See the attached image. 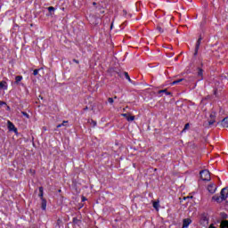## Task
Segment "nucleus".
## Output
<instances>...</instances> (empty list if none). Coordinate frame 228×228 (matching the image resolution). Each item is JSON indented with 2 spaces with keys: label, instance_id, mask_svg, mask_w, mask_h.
<instances>
[{
  "label": "nucleus",
  "instance_id": "423d86ee",
  "mask_svg": "<svg viewBox=\"0 0 228 228\" xmlns=\"http://www.w3.org/2000/svg\"><path fill=\"white\" fill-rule=\"evenodd\" d=\"M7 126H8L9 131H14V133H17V128L15 127V125L12 123V121H8Z\"/></svg>",
  "mask_w": 228,
  "mask_h": 228
},
{
  "label": "nucleus",
  "instance_id": "7c9ffc66",
  "mask_svg": "<svg viewBox=\"0 0 228 228\" xmlns=\"http://www.w3.org/2000/svg\"><path fill=\"white\" fill-rule=\"evenodd\" d=\"M62 126V125L61 124H59L58 126H57V129H60V127H61Z\"/></svg>",
  "mask_w": 228,
  "mask_h": 228
},
{
  "label": "nucleus",
  "instance_id": "4468645a",
  "mask_svg": "<svg viewBox=\"0 0 228 228\" xmlns=\"http://www.w3.org/2000/svg\"><path fill=\"white\" fill-rule=\"evenodd\" d=\"M221 228H228V220H223L220 224Z\"/></svg>",
  "mask_w": 228,
  "mask_h": 228
},
{
  "label": "nucleus",
  "instance_id": "58836bf2",
  "mask_svg": "<svg viewBox=\"0 0 228 228\" xmlns=\"http://www.w3.org/2000/svg\"><path fill=\"white\" fill-rule=\"evenodd\" d=\"M114 99H118V97H117V96H114Z\"/></svg>",
  "mask_w": 228,
  "mask_h": 228
},
{
  "label": "nucleus",
  "instance_id": "f8f14e48",
  "mask_svg": "<svg viewBox=\"0 0 228 228\" xmlns=\"http://www.w3.org/2000/svg\"><path fill=\"white\" fill-rule=\"evenodd\" d=\"M221 125H222L223 127H228V117L224 118L221 121Z\"/></svg>",
  "mask_w": 228,
  "mask_h": 228
},
{
  "label": "nucleus",
  "instance_id": "20e7f679",
  "mask_svg": "<svg viewBox=\"0 0 228 228\" xmlns=\"http://www.w3.org/2000/svg\"><path fill=\"white\" fill-rule=\"evenodd\" d=\"M201 42H202V37L200 36V37H199V39H198V41L196 43L195 53H194L195 55H197V53H199V49L200 47Z\"/></svg>",
  "mask_w": 228,
  "mask_h": 228
},
{
  "label": "nucleus",
  "instance_id": "1a4fd4ad",
  "mask_svg": "<svg viewBox=\"0 0 228 228\" xmlns=\"http://www.w3.org/2000/svg\"><path fill=\"white\" fill-rule=\"evenodd\" d=\"M121 117H125L128 122H133V120H134V116H130L127 113L121 114Z\"/></svg>",
  "mask_w": 228,
  "mask_h": 228
},
{
  "label": "nucleus",
  "instance_id": "6e6552de",
  "mask_svg": "<svg viewBox=\"0 0 228 228\" xmlns=\"http://www.w3.org/2000/svg\"><path fill=\"white\" fill-rule=\"evenodd\" d=\"M216 117V113L215 112H212L210 114V119L208 120V124L209 126H213V124H215L216 120H215V118Z\"/></svg>",
  "mask_w": 228,
  "mask_h": 228
},
{
  "label": "nucleus",
  "instance_id": "6ab92c4d",
  "mask_svg": "<svg viewBox=\"0 0 228 228\" xmlns=\"http://www.w3.org/2000/svg\"><path fill=\"white\" fill-rule=\"evenodd\" d=\"M220 216H221V218H222L223 220H227V218H228V216H227V214H225V212H222V213L220 214Z\"/></svg>",
  "mask_w": 228,
  "mask_h": 228
},
{
  "label": "nucleus",
  "instance_id": "39448f33",
  "mask_svg": "<svg viewBox=\"0 0 228 228\" xmlns=\"http://www.w3.org/2000/svg\"><path fill=\"white\" fill-rule=\"evenodd\" d=\"M208 191H209V193H215L216 191V185H215V183H210L208 186Z\"/></svg>",
  "mask_w": 228,
  "mask_h": 228
},
{
  "label": "nucleus",
  "instance_id": "ea45409f",
  "mask_svg": "<svg viewBox=\"0 0 228 228\" xmlns=\"http://www.w3.org/2000/svg\"><path fill=\"white\" fill-rule=\"evenodd\" d=\"M82 200H85V198H83Z\"/></svg>",
  "mask_w": 228,
  "mask_h": 228
},
{
  "label": "nucleus",
  "instance_id": "c756f323",
  "mask_svg": "<svg viewBox=\"0 0 228 228\" xmlns=\"http://www.w3.org/2000/svg\"><path fill=\"white\" fill-rule=\"evenodd\" d=\"M74 63L79 64V61L73 59Z\"/></svg>",
  "mask_w": 228,
  "mask_h": 228
},
{
  "label": "nucleus",
  "instance_id": "9d476101",
  "mask_svg": "<svg viewBox=\"0 0 228 228\" xmlns=\"http://www.w3.org/2000/svg\"><path fill=\"white\" fill-rule=\"evenodd\" d=\"M47 208V200L43 199L41 200V208L43 209V211H45Z\"/></svg>",
  "mask_w": 228,
  "mask_h": 228
},
{
  "label": "nucleus",
  "instance_id": "b1692460",
  "mask_svg": "<svg viewBox=\"0 0 228 228\" xmlns=\"http://www.w3.org/2000/svg\"><path fill=\"white\" fill-rule=\"evenodd\" d=\"M158 31H159V33H163V28H161V24H159L157 27Z\"/></svg>",
  "mask_w": 228,
  "mask_h": 228
},
{
  "label": "nucleus",
  "instance_id": "5701e85b",
  "mask_svg": "<svg viewBox=\"0 0 228 228\" xmlns=\"http://www.w3.org/2000/svg\"><path fill=\"white\" fill-rule=\"evenodd\" d=\"M187 129H190V123H186L183 129V133H184V131H187Z\"/></svg>",
  "mask_w": 228,
  "mask_h": 228
},
{
  "label": "nucleus",
  "instance_id": "4c0bfd02",
  "mask_svg": "<svg viewBox=\"0 0 228 228\" xmlns=\"http://www.w3.org/2000/svg\"><path fill=\"white\" fill-rule=\"evenodd\" d=\"M84 110H88V107H86Z\"/></svg>",
  "mask_w": 228,
  "mask_h": 228
},
{
  "label": "nucleus",
  "instance_id": "f3484780",
  "mask_svg": "<svg viewBox=\"0 0 228 228\" xmlns=\"http://www.w3.org/2000/svg\"><path fill=\"white\" fill-rule=\"evenodd\" d=\"M88 124H90V126H92L93 127H95V126H97V121L94 120V119H88Z\"/></svg>",
  "mask_w": 228,
  "mask_h": 228
},
{
  "label": "nucleus",
  "instance_id": "473e14b6",
  "mask_svg": "<svg viewBox=\"0 0 228 228\" xmlns=\"http://www.w3.org/2000/svg\"><path fill=\"white\" fill-rule=\"evenodd\" d=\"M124 14L126 15L127 14V12L126 11H123Z\"/></svg>",
  "mask_w": 228,
  "mask_h": 228
},
{
  "label": "nucleus",
  "instance_id": "72a5a7b5",
  "mask_svg": "<svg viewBox=\"0 0 228 228\" xmlns=\"http://www.w3.org/2000/svg\"><path fill=\"white\" fill-rule=\"evenodd\" d=\"M93 4H94V6H95V4H97V3L94 2Z\"/></svg>",
  "mask_w": 228,
  "mask_h": 228
},
{
  "label": "nucleus",
  "instance_id": "2f4dec72",
  "mask_svg": "<svg viewBox=\"0 0 228 228\" xmlns=\"http://www.w3.org/2000/svg\"><path fill=\"white\" fill-rule=\"evenodd\" d=\"M208 228H216L215 225L210 224Z\"/></svg>",
  "mask_w": 228,
  "mask_h": 228
},
{
  "label": "nucleus",
  "instance_id": "c9c22d12",
  "mask_svg": "<svg viewBox=\"0 0 228 228\" xmlns=\"http://www.w3.org/2000/svg\"><path fill=\"white\" fill-rule=\"evenodd\" d=\"M203 220L206 221V220H208V218H207V217H204Z\"/></svg>",
  "mask_w": 228,
  "mask_h": 228
},
{
  "label": "nucleus",
  "instance_id": "412c9836",
  "mask_svg": "<svg viewBox=\"0 0 228 228\" xmlns=\"http://www.w3.org/2000/svg\"><path fill=\"white\" fill-rule=\"evenodd\" d=\"M153 208L155 209H159V201H153Z\"/></svg>",
  "mask_w": 228,
  "mask_h": 228
},
{
  "label": "nucleus",
  "instance_id": "ddd939ff",
  "mask_svg": "<svg viewBox=\"0 0 228 228\" xmlns=\"http://www.w3.org/2000/svg\"><path fill=\"white\" fill-rule=\"evenodd\" d=\"M38 197L40 198V200H42L44 198V187H39V194Z\"/></svg>",
  "mask_w": 228,
  "mask_h": 228
},
{
  "label": "nucleus",
  "instance_id": "4be33fe9",
  "mask_svg": "<svg viewBox=\"0 0 228 228\" xmlns=\"http://www.w3.org/2000/svg\"><path fill=\"white\" fill-rule=\"evenodd\" d=\"M203 72H204V70H202V69H198V76L200 77V79H202Z\"/></svg>",
  "mask_w": 228,
  "mask_h": 228
},
{
  "label": "nucleus",
  "instance_id": "dca6fc26",
  "mask_svg": "<svg viewBox=\"0 0 228 228\" xmlns=\"http://www.w3.org/2000/svg\"><path fill=\"white\" fill-rule=\"evenodd\" d=\"M22 81V76H16L15 77V85H19Z\"/></svg>",
  "mask_w": 228,
  "mask_h": 228
},
{
  "label": "nucleus",
  "instance_id": "393cba45",
  "mask_svg": "<svg viewBox=\"0 0 228 228\" xmlns=\"http://www.w3.org/2000/svg\"><path fill=\"white\" fill-rule=\"evenodd\" d=\"M23 117H26L27 118H29V114L28 112L22 111L21 112Z\"/></svg>",
  "mask_w": 228,
  "mask_h": 228
},
{
  "label": "nucleus",
  "instance_id": "2eb2a0df",
  "mask_svg": "<svg viewBox=\"0 0 228 228\" xmlns=\"http://www.w3.org/2000/svg\"><path fill=\"white\" fill-rule=\"evenodd\" d=\"M3 88H4V90L8 88V86H6V81L0 82V90H3Z\"/></svg>",
  "mask_w": 228,
  "mask_h": 228
},
{
  "label": "nucleus",
  "instance_id": "f257e3e1",
  "mask_svg": "<svg viewBox=\"0 0 228 228\" xmlns=\"http://www.w3.org/2000/svg\"><path fill=\"white\" fill-rule=\"evenodd\" d=\"M220 195L221 196H218V195L213 196L212 200H215L218 204L224 202V200H226L227 196H228V188L227 187L223 188L221 190Z\"/></svg>",
  "mask_w": 228,
  "mask_h": 228
},
{
  "label": "nucleus",
  "instance_id": "bb28decb",
  "mask_svg": "<svg viewBox=\"0 0 228 228\" xmlns=\"http://www.w3.org/2000/svg\"><path fill=\"white\" fill-rule=\"evenodd\" d=\"M108 102H110V104H113L114 102L113 98H108Z\"/></svg>",
  "mask_w": 228,
  "mask_h": 228
},
{
  "label": "nucleus",
  "instance_id": "a878e982",
  "mask_svg": "<svg viewBox=\"0 0 228 228\" xmlns=\"http://www.w3.org/2000/svg\"><path fill=\"white\" fill-rule=\"evenodd\" d=\"M40 69H34V71H33V76H38V71H39Z\"/></svg>",
  "mask_w": 228,
  "mask_h": 228
},
{
  "label": "nucleus",
  "instance_id": "f704fd0d",
  "mask_svg": "<svg viewBox=\"0 0 228 228\" xmlns=\"http://www.w3.org/2000/svg\"><path fill=\"white\" fill-rule=\"evenodd\" d=\"M39 98H40V99H44V97H42V95H39Z\"/></svg>",
  "mask_w": 228,
  "mask_h": 228
},
{
  "label": "nucleus",
  "instance_id": "f03ea898",
  "mask_svg": "<svg viewBox=\"0 0 228 228\" xmlns=\"http://www.w3.org/2000/svg\"><path fill=\"white\" fill-rule=\"evenodd\" d=\"M200 175L202 181H211V174L208 169H205L200 172Z\"/></svg>",
  "mask_w": 228,
  "mask_h": 228
},
{
  "label": "nucleus",
  "instance_id": "0eeeda50",
  "mask_svg": "<svg viewBox=\"0 0 228 228\" xmlns=\"http://www.w3.org/2000/svg\"><path fill=\"white\" fill-rule=\"evenodd\" d=\"M191 224V219L190 218H185L183 220V226L182 228H188V226Z\"/></svg>",
  "mask_w": 228,
  "mask_h": 228
},
{
  "label": "nucleus",
  "instance_id": "c85d7f7f",
  "mask_svg": "<svg viewBox=\"0 0 228 228\" xmlns=\"http://www.w3.org/2000/svg\"><path fill=\"white\" fill-rule=\"evenodd\" d=\"M67 124H69V121L64 120L62 121L61 126H67Z\"/></svg>",
  "mask_w": 228,
  "mask_h": 228
},
{
  "label": "nucleus",
  "instance_id": "cd10ccee",
  "mask_svg": "<svg viewBox=\"0 0 228 228\" xmlns=\"http://www.w3.org/2000/svg\"><path fill=\"white\" fill-rule=\"evenodd\" d=\"M0 106H6V102H3V101H0Z\"/></svg>",
  "mask_w": 228,
  "mask_h": 228
},
{
  "label": "nucleus",
  "instance_id": "aec40b11",
  "mask_svg": "<svg viewBox=\"0 0 228 228\" xmlns=\"http://www.w3.org/2000/svg\"><path fill=\"white\" fill-rule=\"evenodd\" d=\"M47 10H48L50 15H53V12L54 10H56V9H55L54 7H53V6H50V7L47 8Z\"/></svg>",
  "mask_w": 228,
  "mask_h": 228
},
{
  "label": "nucleus",
  "instance_id": "e433bc0d",
  "mask_svg": "<svg viewBox=\"0 0 228 228\" xmlns=\"http://www.w3.org/2000/svg\"><path fill=\"white\" fill-rule=\"evenodd\" d=\"M7 110H10V106H7Z\"/></svg>",
  "mask_w": 228,
  "mask_h": 228
},
{
  "label": "nucleus",
  "instance_id": "7ed1b4c3",
  "mask_svg": "<svg viewBox=\"0 0 228 228\" xmlns=\"http://www.w3.org/2000/svg\"><path fill=\"white\" fill-rule=\"evenodd\" d=\"M118 76L119 77H124V76H125L126 79H127V81H129V83H133V80L129 77V73H127L126 71L118 73Z\"/></svg>",
  "mask_w": 228,
  "mask_h": 228
},
{
  "label": "nucleus",
  "instance_id": "9b49d317",
  "mask_svg": "<svg viewBox=\"0 0 228 228\" xmlns=\"http://www.w3.org/2000/svg\"><path fill=\"white\" fill-rule=\"evenodd\" d=\"M159 95H161V94H165L166 95H172V93L168 92L167 89H164V90H159L158 92Z\"/></svg>",
  "mask_w": 228,
  "mask_h": 228
},
{
  "label": "nucleus",
  "instance_id": "a211bd4d",
  "mask_svg": "<svg viewBox=\"0 0 228 228\" xmlns=\"http://www.w3.org/2000/svg\"><path fill=\"white\" fill-rule=\"evenodd\" d=\"M183 81H184V78H180V79H177V80H175L171 83L172 86L174 85H179V83H183Z\"/></svg>",
  "mask_w": 228,
  "mask_h": 228
}]
</instances>
